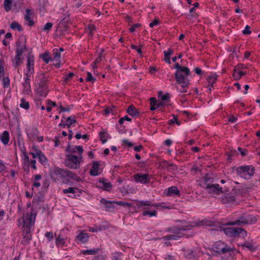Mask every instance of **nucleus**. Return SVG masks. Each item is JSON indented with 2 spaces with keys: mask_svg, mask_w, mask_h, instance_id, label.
Listing matches in <instances>:
<instances>
[{
  "mask_svg": "<svg viewBox=\"0 0 260 260\" xmlns=\"http://www.w3.org/2000/svg\"><path fill=\"white\" fill-rule=\"evenodd\" d=\"M50 176L51 178L57 181L62 179L64 182L66 181H69L70 179L79 181L81 180L80 177L75 173L66 170L54 168L50 171Z\"/></svg>",
  "mask_w": 260,
  "mask_h": 260,
  "instance_id": "obj_1",
  "label": "nucleus"
},
{
  "mask_svg": "<svg viewBox=\"0 0 260 260\" xmlns=\"http://www.w3.org/2000/svg\"><path fill=\"white\" fill-rule=\"evenodd\" d=\"M213 182L214 179L211 175L206 174L205 176L200 179V186L206 190L208 193L216 195L222 193L223 192L222 187H220L219 184H214Z\"/></svg>",
  "mask_w": 260,
  "mask_h": 260,
  "instance_id": "obj_2",
  "label": "nucleus"
},
{
  "mask_svg": "<svg viewBox=\"0 0 260 260\" xmlns=\"http://www.w3.org/2000/svg\"><path fill=\"white\" fill-rule=\"evenodd\" d=\"M212 224L210 221L207 220H202L198 222H192L186 225L181 227L174 226L167 229V231L172 233L174 235H179L182 231L190 230L192 228L202 226V225H211Z\"/></svg>",
  "mask_w": 260,
  "mask_h": 260,
  "instance_id": "obj_3",
  "label": "nucleus"
},
{
  "mask_svg": "<svg viewBox=\"0 0 260 260\" xmlns=\"http://www.w3.org/2000/svg\"><path fill=\"white\" fill-rule=\"evenodd\" d=\"M256 221V218L252 215L243 214L242 216L239 217L237 220L235 221H231L228 222H223L219 223L218 227L221 228L222 225H242L245 224H252Z\"/></svg>",
  "mask_w": 260,
  "mask_h": 260,
  "instance_id": "obj_4",
  "label": "nucleus"
},
{
  "mask_svg": "<svg viewBox=\"0 0 260 260\" xmlns=\"http://www.w3.org/2000/svg\"><path fill=\"white\" fill-rule=\"evenodd\" d=\"M48 77L44 73H41L39 75L40 82L39 86L36 89L37 95L39 96L46 97L48 92L47 85Z\"/></svg>",
  "mask_w": 260,
  "mask_h": 260,
  "instance_id": "obj_5",
  "label": "nucleus"
},
{
  "mask_svg": "<svg viewBox=\"0 0 260 260\" xmlns=\"http://www.w3.org/2000/svg\"><path fill=\"white\" fill-rule=\"evenodd\" d=\"M138 207H143L144 211L142 212V215L144 216H149L150 217L152 216H156L157 213L155 210H149L148 208H151L152 207H158L157 205L153 204L150 201H140L137 203Z\"/></svg>",
  "mask_w": 260,
  "mask_h": 260,
  "instance_id": "obj_6",
  "label": "nucleus"
},
{
  "mask_svg": "<svg viewBox=\"0 0 260 260\" xmlns=\"http://www.w3.org/2000/svg\"><path fill=\"white\" fill-rule=\"evenodd\" d=\"M82 159V156L78 157L73 154H67L64 160L65 166L70 169H77L80 168Z\"/></svg>",
  "mask_w": 260,
  "mask_h": 260,
  "instance_id": "obj_7",
  "label": "nucleus"
},
{
  "mask_svg": "<svg viewBox=\"0 0 260 260\" xmlns=\"http://www.w3.org/2000/svg\"><path fill=\"white\" fill-rule=\"evenodd\" d=\"M238 175L245 179H249L254 174L255 169L252 166L239 167L237 169Z\"/></svg>",
  "mask_w": 260,
  "mask_h": 260,
  "instance_id": "obj_8",
  "label": "nucleus"
},
{
  "mask_svg": "<svg viewBox=\"0 0 260 260\" xmlns=\"http://www.w3.org/2000/svg\"><path fill=\"white\" fill-rule=\"evenodd\" d=\"M174 67L177 69L175 73V78L176 81H177V77L182 80H189L188 76L190 75V72L188 68L182 67L178 63H176Z\"/></svg>",
  "mask_w": 260,
  "mask_h": 260,
  "instance_id": "obj_9",
  "label": "nucleus"
},
{
  "mask_svg": "<svg viewBox=\"0 0 260 260\" xmlns=\"http://www.w3.org/2000/svg\"><path fill=\"white\" fill-rule=\"evenodd\" d=\"M213 249L215 252L219 254H225L228 252L230 254L234 251L233 248L222 241L215 243L213 246Z\"/></svg>",
  "mask_w": 260,
  "mask_h": 260,
  "instance_id": "obj_10",
  "label": "nucleus"
},
{
  "mask_svg": "<svg viewBox=\"0 0 260 260\" xmlns=\"http://www.w3.org/2000/svg\"><path fill=\"white\" fill-rule=\"evenodd\" d=\"M208 221H210V220H208ZM226 222L225 221H224V220H222L221 222H217V223H215L212 221H210V222H211V223L212 224L211 225H210V226H216V229L215 230H220V231H222L223 230L224 232V233L229 236H230V237H236L237 236V228H223L222 226H223L224 225H222L221 224V228H220L218 227V225H219V223H222V222Z\"/></svg>",
  "mask_w": 260,
  "mask_h": 260,
  "instance_id": "obj_11",
  "label": "nucleus"
},
{
  "mask_svg": "<svg viewBox=\"0 0 260 260\" xmlns=\"http://www.w3.org/2000/svg\"><path fill=\"white\" fill-rule=\"evenodd\" d=\"M36 219V215L31 212L26 213L23 218L18 219L19 222L22 220L23 222V226L24 228H30L32 224L35 223Z\"/></svg>",
  "mask_w": 260,
  "mask_h": 260,
  "instance_id": "obj_12",
  "label": "nucleus"
},
{
  "mask_svg": "<svg viewBox=\"0 0 260 260\" xmlns=\"http://www.w3.org/2000/svg\"><path fill=\"white\" fill-rule=\"evenodd\" d=\"M26 39H19L16 42V45L17 46V49L16 50V53L20 55L26 50Z\"/></svg>",
  "mask_w": 260,
  "mask_h": 260,
  "instance_id": "obj_13",
  "label": "nucleus"
},
{
  "mask_svg": "<svg viewBox=\"0 0 260 260\" xmlns=\"http://www.w3.org/2000/svg\"><path fill=\"white\" fill-rule=\"evenodd\" d=\"M70 21V14L68 12H65V17L60 20L58 25L61 28L62 31L67 30L69 28L68 23Z\"/></svg>",
  "mask_w": 260,
  "mask_h": 260,
  "instance_id": "obj_14",
  "label": "nucleus"
},
{
  "mask_svg": "<svg viewBox=\"0 0 260 260\" xmlns=\"http://www.w3.org/2000/svg\"><path fill=\"white\" fill-rule=\"evenodd\" d=\"M34 57L31 54H28L27 56L26 72L34 73Z\"/></svg>",
  "mask_w": 260,
  "mask_h": 260,
  "instance_id": "obj_15",
  "label": "nucleus"
},
{
  "mask_svg": "<svg viewBox=\"0 0 260 260\" xmlns=\"http://www.w3.org/2000/svg\"><path fill=\"white\" fill-rule=\"evenodd\" d=\"M161 169H167L168 171L172 172L177 170L178 168L173 163H169L168 161L164 160L159 164Z\"/></svg>",
  "mask_w": 260,
  "mask_h": 260,
  "instance_id": "obj_16",
  "label": "nucleus"
},
{
  "mask_svg": "<svg viewBox=\"0 0 260 260\" xmlns=\"http://www.w3.org/2000/svg\"><path fill=\"white\" fill-rule=\"evenodd\" d=\"M100 166L99 161H94L93 162L92 168L89 171L91 176H96L101 173L102 170L99 168Z\"/></svg>",
  "mask_w": 260,
  "mask_h": 260,
  "instance_id": "obj_17",
  "label": "nucleus"
},
{
  "mask_svg": "<svg viewBox=\"0 0 260 260\" xmlns=\"http://www.w3.org/2000/svg\"><path fill=\"white\" fill-rule=\"evenodd\" d=\"M135 181L143 184H146L149 182V175L137 174L135 175Z\"/></svg>",
  "mask_w": 260,
  "mask_h": 260,
  "instance_id": "obj_18",
  "label": "nucleus"
},
{
  "mask_svg": "<svg viewBox=\"0 0 260 260\" xmlns=\"http://www.w3.org/2000/svg\"><path fill=\"white\" fill-rule=\"evenodd\" d=\"M66 151L71 153H74L76 152L79 153L80 156H82L83 152V147L81 146H77L73 147L71 144H69L66 149Z\"/></svg>",
  "mask_w": 260,
  "mask_h": 260,
  "instance_id": "obj_19",
  "label": "nucleus"
},
{
  "mask_svg": "<svg viewBox=\"0 0 260 260\" xmlns=\"http://www.w3.org/2000/svg\"><path fill=\"white\" fill-rule=\"evenodd\" d=\"M101 203L104 205V208L107 211H111L114 208V204H115V201H108L106 199L102 198Z\"/></svg>",
  "mask_w": 260,
  "mask_h": 260,
  "instance_id": "obj_20",
  "label": "nucleus"
},
{
  "mask_svg": "<svg viewBox=\"0 0 260 260\" xmlns=\"http://www.w3.org/2000/svg\"><path fill=\"white\" fill-rule=\"evenodd\" d=\"M30 79H24V82L23 83V93L29 94L31 91Z\"/></svg>",
  "mask_w": 260,
  "mask_h": 260,
  "instance_id": "obj_21",
  "label": "nucleus"
},
{
  "mask_svg": "<svg viewBox=\"0 0 260 260\" xmlns=\"http://www.w3.org/2000/svg\"><path fill=\"white\" fill-rule=\"evenodd\" d=\"M127 113L133 116L139 115V111L133 105H130L126 110Z\"/></svg>",
  "mask_w": 260,
  "mask_h": 260,
  "instance_id": "obj_22",
  "label": "nucleus"
},
{
  "mask_svg": "<svg viewBox=\"0 0 260 260\" xmlns=\"http://www.w3.org/2000/svg\"><path fill=\"white\" fill-rule=\"evenodd\" d=\"M0 139L4 145H7L9 142V133L5 131L0 135Z\"/></svg>",
  "mask_w": 260,
  "mask_h": 260,
  "instance_id": "obj_23",
  "label": "nucleus"
},
{
  "mask_svg": "<svg viewBox=\"0 0 260 260\" xmlns=\"http://www.w3.org/2000/svg\"><path fill=\"white\" fill-rule=\"evenodd\" d=\"M37 156L42 164H46L47 159L40 150L37 149Z\"/></svg>",
  "mask_w": 260,
  "mask_h": 260,
  "instance_id": "obj_24",
  "label": "nucleus"
},
{
  "mask_svg": "<svg viewBox=\"0 0 260 260\" xmlns=\"http://www.w3.org/2000/svg\"><path fill=\"white\" fill-rule=\"evenodd\" d=\"M217 80V76L216 75H212L209 76L207 78V81L208 82V86L209 87V90L211 91V87L213 86V84L216 82Z\"/></svg>",
  "mask_w": 260,
  "mask_h": 260,
  "instance_id": "obj_25",
  "label": "nucleus"
},
{
  "mask_svg": "<svg viewBox=\"0 0 260 260\" xmlns=\"http://www.w3.org/2000/svg\"><path fill=\"white\" fill-rule=\"evenodd\" d=\"M21 56L19 54H16L15 57L13 60V65L15 68L18 67L22 63L23 58H20Z\"/></svg>",
  "mask_w": 260,
  "mask_h": 260,
  "instance_id": "obj_26",
  "label": "nucleus"
},
{
  "mask_svg": "<svg viewBox=\"0 0 260 260\" xmlns=\"http://www.w3.org/2000/svg\"><path fill=\"white\" fill-rule=\"evenodd\" d=\"M168 196L180 195V191L176 186H172L168 189Z\"/></svg>",
  "mask_w": 260,
  "mask_h": 260,
  "instance_id": "obj_27",
  "label": "nucleus"
},
{
  "mask_svg": "<svg viewBox=\"0 0 260 260\" xmlns=\"http://www.w3.org/2000/svg\"><path fill=\"white\" fill-rule=\"evenodd\" d=\"M26 14L25 15L24 18L26 21H27L29 22L28 25L31 26L32 25H34V22L32 19H31L30 16V15L31 14V10H30L29 9H26Z\"/></svg>",
  "mask_w": 260,
  "mask_h": 260,
  "instance_id": "obj_28",
  "label": "nucleus"
},
{
  "mask_svg": "<svg viewBox=\"0 0 260 260\" xmlns=\"http://www.w3.org/2000/svg\"><path fill=\"white\" fill-rule=\"evenodd\" d=\"M176 82L181 85V86L182 89H184L188 87V85L189 84V80H182L180 79V78L177 77V81Z\"/></svg>",
  "mask_w": 260,
  "mask_h": 260,
  "instance_id": "obj_29",
  "label": "nucleus"
},
{
  "mask_svg": "<svg viewBox=\"0 0 260 260\" xmlns=\"http://www.w3.org/2000/svg\"><path fill=\"white\" fill-rule=\"evenodd\" d=\"M77 239L82 243H85L88 241V236L87 234L81 232L77 237Z\"/></svg>",
  "mask_w": 260,
  "mask_h": 260,
  "instance_id": "obj_30",
  "label": "nucleus"
},
{
  "mask_svg": "<svg viewBox=\"0 0 260 260\" xmlns=\"http://www.w3.org/2000/svg\"><path fill=\"white\" fill-rule=\"evenodd\" d=\"M165 54V60L169 64H171L170 55L173 54V51L171 49H169L168 50L164 52Z\"/></svg>",
  "mask_w": 260,
  "mask_h": 260,
  "instance_id": "obj_31",
  "label": "nucleus"
},
{
  "mask_svg": "<svg viewBox=\"0 0 260 260\" xmlns=\"http://www.w3.org/2000/svg\"><path fill=\"white\" fill-rule=\"evenodd\" d=\"M108 137H109V134L104 131H102L100 133V140L103 144L107 141V138Z\"/></svg>",
  "mask_w": 260,
  "mask_h": 260,
  "instance_id": "obj_32",
  "label": "nucleus"
},
{
  "mask_svg": "<svg viewBox=\"0 0 260 260\" xmlns=\"http://www.w3.org/2000/svg\"><path fill=\"white\" fill-rule=\"evenodd\" d=\"M100 250L99 248H95L93 249H88V250H84L81 251V253L83 254H90V255H94L98 253V251Z\"/></svg>",
  "mask_w": 260,
  "mask_h": 260,
  "instance_id": "obj_33",
  "label": "nucleus"
},
{
  "mask_svg": "<svg viewBox=\"0 0 260 260\" xmlns=\"http://www.w3.org/2000/svg\"><path fill=\"white\" fill-rule=\"evenodd\" d=\"M65 240H66L59 235L56 239V245L58 246H63L65 245Z\"/></svg>",
  "mask_w": 260,
  "mask_h": 260,
  "instance_id": "obj_34",
  "label": "nucleus"
},
{
  "mask_svg": "<svg viewBox=\"0 0 260 260\" xmlns=\"http://www.w3.org/2000/svg\"><path fill=\"white\" fill-rule=\"evenodd\" d=\"M150 108L151 111H154L157 109L156 107V99L155 98L152 97L150 99Z\"/></svg>",
  "mask_w": 260,
  "mask_h": 260,
  "instance_id": "obj_35",
  "label": "nucleus"
},
{
  "mask_svg": "<svg viewBox=\"0 0 260 260\" xmlns=\"http://www.w3.org/2000/svg\"><path fill=\"white\" fill-rule=\"evenodd\" d=\"M182 236L176 235H170L165 236L162 238L164 240H178L180 238H181Z\"/></svg>",
  "mask_w": 260,
  "mask_h": 260,
  "instance_id": "obj_36",
  "label": "nucleus"
},
{
  "mask_svg": "<svg viewBox=\"0 0 260 260\" xmlns=\"http://www.w3.org/2000/svg\"><path fill=\"white\" fill-rule=\"evenodd\" d=\"M10 27L12 29H17L19 32L22 31L21 26L16 21H14L11 24Z\"/></svg>",
  "mask_w": 260,
  "mask_h": 260,
  "instance_id": "obj_37",
  "label": "nucleus"
},
{
  "mask_svg": "<svg viewBox=\"0 0 260 260\" xmlns=\"http://www.w3.org/2000/svg\"><path fill=\"white\" fill-rule=\"evenodd\" d=\"M116 107L114 106H111V107H108L106 108L104 112L105 115H108L109 113H111L113 115H114L117 113V111L115 110Z\"/></svg>",
  "mask_w": 260,
  "mask_h": 260,
  "instance_id": "obj_38",
  "label": "nucleus"
},
{
  "mask_svg": "<svg viewBox=\"0 0 260 260\" xmlns=\"http://www.w3.org/2000/svg\"><path fill=\"white\" fill-rule=\"evenodd\" d=\"M241 246L243 247H246L247 249H249L250 251H254L255 250V247L254 246V245L249 242H246Z\"/></svg>",
  "mask_w": 260,
  "mask_h": 260,
  "instance_id": "obj_39",
  "label": "nucleus"
},
{
  "mask_svg": "<svg viewBox=\"0 0 260 260\" xmlns=\"http://www.w3.org/2000/svg\"><path fill=\"white\" fill-rule=\"evenodd\" d=\"M20 107L21 108L27 110L29 108V103L28 102H26L24 100V99L22 98L21 99V103L20 104Z\"/></svg>",
  "mask_w": 260,
  "mask_h": 260,
  "instance_id": "obj_40",
  "label": "nucleus"
},
{
  "mask_svg": "<svg viewBox=\"0 0 260 260\" xmlns=\"http://www.w3.org/2000/svg\"><path fill=\"white\" fill-rule=\"evenodd\" d=\"M54 57L53 60H56V62H60V53L57 49L54 50L53 52Z\"/></svg>",
  "mask_w": 260,
  "mask_h": 260,
  "instance_id": "obj_41",
  "label": "nucleus"
},
{
  "mask_svg": "<svg viewBox=\"0 0 260 260\" xmlns=\"http://www.w3.org/2000/svg\"><path fill=\"white\" fill-rule=\"evenodd\" d=\"M66 121L68 123V128H70L71 125H72L73 123H76L77 122L76 120L74 118H72L71 116L68 117L66 120Z\"/></svg>",
  "mask_w": 260,
  "mask_h": 260,
  "instance_id": "obj_42",
  "label": "nucleus"
},
{
  "mask_svg": "<svg viewBox=\"0 0 260 260\" xmlns=\"http://www.w3.org/2000/svg\"><path fill=\"white\" fill-rule=\"evenodd\" d=\"M12 2V0H4V7L7 12L10 10Z\"/></svg>",
  "mask_w": 260,
  "mask_h": 260,
  "instance_id": "obj_43",
  "label": "nucleus"
},
{
  "mask_svg": "<svg viewBox=\"0 0 260 260\" xmlns=\"http://www.w3.org/2000/svg\"><path fill=\"white\" fill-rule=\"evenodd\" d=\"M77 188L75 187H70L68 188L64 189L63 190V192L65 194L68 193H75L76 192V190H77Z\"/></svg>",
  "mask_w": 260,
  "mask_h": 260,
  "instance_id": "obj_44",
  "label": "nucleus"
},
{
  "mask_svg": "<svg viewBox=\"0 0 260 260\" xmlns=\"http://www.w3.org/2000/svg\"><path fill=\"white\" fill-rule=\"evenodd\" d=\"M3 84L4 88H8L10 86V79L9 77H4L3 79Z\"/></svg>",
  "mask_w": 260,
  "mask_h": 260,
  "instance_id": "obj_45",
  "label": "nucleus"
},
{
  "mask_svg": "<svg viewBox=\"0 0 260 260\" xmlns=\"http://www.w3.org/2000/svg\"><path fill=\"white\" fill-rule=\"evenodd\" d=\"M112 186V184L110 182H106L102 186H100V188H103L104 190L106 191H110Z\"/></svg>",
  "mask_w": 260,
  "mask_h": 260,
  "instance_id": "obj_46",
  "label": "nucleus"
},
{
  "mask_svg": "<svg viewBox=\"0 0 260 260\" xmlns=\"http://www.w3.org/2000/svg\"><path fill=\"white\" fill-rule=\"evenodd\" d=\"M237 236L240 234L242 235V237H244L247 236V232L243 229L241 228H237Z\"/></svg>",
  "mask_w": 260,
  "mask_h": 260,
  "instance_id": "obj_47",
  "label": "nucleus"
},
{
  "mask_svg": "<svg viewBox=\"0 0 260 260\" xmlns=\"http://www.w3.org/2000/svg\"><path fill=\"white\" fill-rule=\"evenodd\" d=\"M87 77L86 79V81L87 82H91L92 83H93L96 81L95 78H94L92 76V75L90 72H87Z\"/></svg>",
  "mask_w": 260,
  "mask_h": 260,
  "instance_id": "obj_48",
  "label": "nucleus"
},
{
  "mask_svg": "<svg viewBox=\"0 0 260 260\" xmlns=\"http://www.w3.org/2000/svg\"><path fill=\"white\" fill-rule=\"evenodd\" d=\"M42 58L43 59V60L46 63H49V61L50 60H51L50 59V56L49 55V54L47 53V52H45L42 55Z\"/></svg>",
  "mask_w": 260,
  "mask_h": 260,
  "instance_id": "obj_49",
  "label": "nucleus"
},
{
  "mask_svg": "<svg viewBox=\"0 0 260 260\" xmlns=\"http://www.w3.org/2000/svg\"><path fill=\"white\" fill-rule=\"evenodd\" d=\"M115 204L118 205L119 206H123V207H131L132 204L130 203L122 202V201H118L116 202Z\"/></svg>",
  "mask_w": 260,
  "mask_h": 260,
  "instance_id": "obj_50",
  "label": "nucleus"
},
{
  "mask_svg": "<svg viewBox=\"0 0 260 260\" xmlns=\"http://www.w3.org/2000/svg\"><path fill=\"white\" fill-rule=\"evenodd\" d=\"M169 99L170 94L168 93H167L161 96V101L165 102V104L169 102Z\"/></svg>",
  "mask_w": 260,
  "mask_h": 260,
  "instance_id": "obj_51",
  "label": "nucleus"
},
{
  "mask_svg": "<svg viewBox=\"0 0 260 260\" xmlns=\"http://www.w3.org/2000/svg\"><path fill=\"white\" fill-rule=\"evenodd\" d=\"M53 24L51 22L47 23L44 26L43 30L44 31H49L52 27Z\"/></svg>",
  "mask_w": 260,
  "mask_h": 260,
  "instance_id": "obj_52",
  "label": "nucleus"
},
{
  "mask_svg": "<svg viewBox=\"0 0 260 260\" xmlns=\"http://www.w3.org/2000/svg\"><path fill=\"white\" fill-rule=\"evenodd\" d=\"M247 68V67L245 66L244 64L242 63L238 64L237 66L235 67L234 71L235 72L236 71H239L240 70H241Z\"/></svg>",
  "mask_w": 260,
  "mask_h": 260,
  "instance_id": "obj_53",
  "label": "nucleus"
},
{
  "mask_svg": "<svg viewBox=\"0 0 260 260\" xmlns=\"http://www.w3.org/2000/svg\"><path fill=\"white\" fill-rule=\"evenodd\" d=\"M223 203H225L226 202H232L235 201V199L234 197L228 196H224V198H222Z\"/></svg>",
  "mask_w": 260,
  "mask_h": 260,
  "instance_id": "obj_54",
  "label": "nucleus"
},
{
  "mask_svg": "<svg viewBox=\"0 0 260 260\" xmlns=\"http://www.w3.org/2000/svg\"><path fill=\"white\" fill-rule=\"evenodd\" d=\"M74 76L73 73H70L68 75L64 77V82L67 83L69 81L71 80V78Z\"/></svg>",
  "mask_w": 260,
  "mask_h": 260,
  "instance_id": "obj_55",
  "label": "nucleus"
},
{
  "mask_svg": "<svg viewBox=\"0 0 260 260\" xmlns=\"http://www.w3.org/2000/svg\"><path fill=\"white\" fill-rule=\"evenodd\" d=\"M175 122H176L178 125H180V123L179 122H178L177 120V116L173 115V118L172 119H170L169 121V123L170 124H172L174 123Z\"/></svg>",
  "mask_w": 260,
  "mask_h": 260,
  "instance_id": "obj_56",
  "label": "nucleus"
},
{
  "mask_svg": "<svg viewBox=\"0 0 260 260\" xmlns=\"http://www.w3.org/2000/svg\"><path fill=\"white\" fill-rule=\"evenodd\" d=\"M250 27L247 25L245 29L243 30L242 32L244 35H249L251 33V31L250 30Z\"/></svg>",
  "mask_w": 260,
  "mask_h": 260,
  "instance_id": "obj_57",
  "label": "nucleus"
},
{
  "mask_svg": "<svg viewBox=\"0 0 260 260\" xmlns=\"http://www.w3.org/2000/svg\"><path fill=\"white\" fill-rule=\"evenodd\" d=\"M141 26L140 23H136L133 25L129 28V31L132 32H134L136 28L140 27Z\"/></svg>",
  "mask_w": 260,
  "mask_h": 260,
  "instance_id": "obj_58",
  "label": "nucleus"
},
{
  "mask_svg": "<svg viewBox=\"0 0 260 260\" xmlns=\"http://www.w3.org/2000/svg\"><path fill=\"white\" fill-rule=\"evenodd\" d=\"M45 237L48 238L49 241H51L53 238V235L52 232H47L46 233L45 235Z\"/></svg>",
  "mask_w": 260,
  "mask_h": 260,
  "instance_id": "obj_59",
  "label": "nucleus"
},
{
  "mask_svg": "<svg viewBox=\"0 0 260 260\" xmlns=\"http://www.w3.org/2000/svg\"><path fill=\"white\" fill-rule=\"evenodd\" d=\"M165 104H166L165 102H163L161 101L160 102H158V103L156 102L157 109L159 108L160 110H161V108L164 107Z\"/></svg>",
  "mask_w": 260,
  "mask_h": 260,
  "instance_id": "obj_60",
  "label": "nucleus"
},
{
  "mask_svg": "<svg viewBox=\"0 0 260 260\" xmlns=\"http://www.w3.org/2000/svg\"><path fill=\"white\" fill-rule=\"evenodd\" d=\"M233 76L234 79L236 80H238L241 78L240 74L238 73V72H237V71L235 72L234 71Z\"/></svg>",
  "mask_w": 260,
  "mask_h": 260,
  "instance_id": "obj_61",
  "label": "nucleus"
},
{
  "mask_svg": "<svg viewBox=\"0 0 260 260\" xmlns=\"http://www.w3.org/2000/svg\"><path fill=\"white\" fill-rule=\"evenodd\" d=\"M238 150L240 152V153L242 156H245L247 154V152H248L247 150H243L241 147H238Z\"/></svg>",
  "mask_w": 260,
  "mask_h": 260,
  "instance_id": "obj_62",
  "label": "nucleus"
},
{
  "mask_svg": "<svg viewBox=\"0 0 260 260\" xmlns=\"http://www.w3.org/2000/svg\"><path fill=\"white\" fill-rule=\"evenodd\" d=\"M159 20L158 19H155L153 22L149 23V26L151 27H153L154 25H157L159 24Z\"/></svg>",
  "mask_w": 260,
  "mask_h": 260,
  "instance_id": "obj_63",
  "label": "nucleus"
},
{
  "mask_svg": "<svg viewBox=\"0 0 260 260\" xmlns=\"http://www.w3.org/2000/svg\"><path fill=\"white\" fill-rule=\"evenodd\" d=\"M103 57L102 53H100L99 54V56L96 58L95 60V63H100L102 60V58Z\"/></svg>",
  "mask_w": 260,
  "mask_h": 260,
  "instance_id": "obj_64",
  "label": "nucleus"
}]
</instances>
